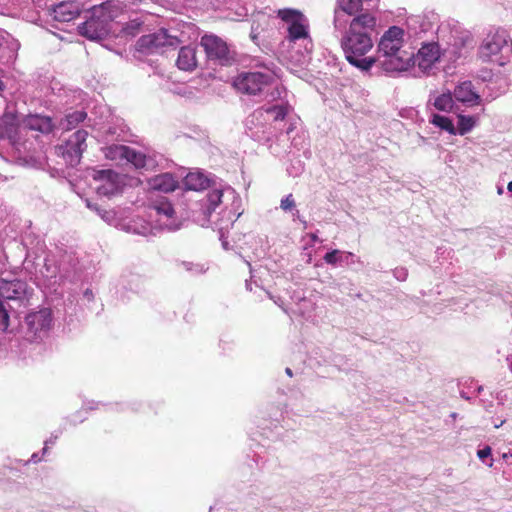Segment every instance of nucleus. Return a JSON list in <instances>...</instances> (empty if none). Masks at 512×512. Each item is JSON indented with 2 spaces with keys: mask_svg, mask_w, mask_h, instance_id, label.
<instances>
[{
  "mask_svg": "<svg viewBox=\"0 0 512 512\" xmlns=\"http://www.w3.org/2000/svg\"><path fill=\"white\" fill-rule=\"evenodd\" d=\"M404 30L392 26L384 32L377 46L374 64H378L385 72H403L411 66L412 54L402 49Z\"/></svg>",
  "mask_w": 512,
  "mask_h": 512,
  "instance_id": "nucleus-2",
  "label": "nucleus"
},
{
  "mask_svg": "<svg viewBox=\"0 0 512 512\" xmlns=\"http://www.w3.org/2000/svg\"><path fill=\"white\" fill-rule=\"evenodd\" d=\"M107 159L119 164L131 163L136 169H150L155 165V160L141 152H138L129 146L113 144L103 148Z\"/></svg>",
  "mask_w": 512,
  "mask_h": 512,
  "instance_id": "nucleus-8",
  "label": "nucleus"
},
{
  "mask_svg": "<svg viewBox=\"0 0 512 512\" xmlns=\"http://www.w3.org/2000/svg\"><path fill=\"white\" fill-rule=\"evenodd\" d=\"M27 335L32 341L42 340L51 329L52 313L49 309H41L29 313L25 318Z\"/></svg>",
  "mask_w": 512,
  "mask_h": 512,
  "instance_id": "nucleus-11",
  "label": "nucleus"
},
{
  "mask_svg": "<svg viewBox=\"0 0 512 512\" xmlns=\"http://www.w3.org/2000/svg\"><path fill=\"white\" fill-rule=\"evenodd\" d=\"M208 178L200 172H190L184 178V185L189 190H202L208 186Z\"/></svg>",
  "mask_w": 512,
  "mask_h": 512,
  "instance_id": "nucleus-26",
  "label": "nucleus"
},
{
  "mask_svg": "<svg viewBox=\"0 0 512 512\" xmlns=\"http://www.w3.org/2000/svg\"><path fill=\"white\" fill-rule=\"evenodd\" d=\"M95 212L106 222L110 223L114 219V213L112 211L95 208Z\"/></svg>",
  "mask_w": 512,
  "mask_h": 512,
  "instance_id": "nucleus-34",
  "label": "nucleus"
},
{
  "mask_svg": "<svg viewBox=\"0 0 512 512\" xmlns=\"http://www.w3.org/2000/svg\"><path fill=\"white\" fill-rule=\"evenodd\" d=\"M6 286H7V291L6 292L4 291L5 288L1 289L2 296L6 297L7 299L19 298V296H20L19 289L21 288V283L20 282L9 283V284H6Z\"/></svg>",
  "mask_w": 512,
  "mask_h": 512,
  "instance_id": "nucleus-30",
  "label": "nucleus"
},
{
  "mask_svg": "<svg viewBox=\"0 0 512 512\" xmlns=\"http://www.w3.org/2000/svg\"><path fill=\"white\" fill-rule=\"evenodd\" d=\"M148 184L151 189L165 193L174 191L177 187V181L170 173L156 175L149 179Z\"/></svg>",
  "mask_w": 512,
  "mask_h": 512,
  "instance_id": "nucleus-24",
  "label": "nucleus"
},
{
  "mask_svg": "<svg viewBox=\"0 0 512 512\" xmlns=\"http://www.w3.org/2000/svg\"><path fill=\"white\" fill-rule=\"evenodd\" d=\"M394 276L399 281H405L407 276H408V272H407V270L405 268H396L394 270Z\"/></svg>",
  "mask_w": 512,
  "mask_h": 512,
  "instance_id": "nucleus-35",
  "label": "nucleus"
},
{
  "mask_svg": "<svg viewBox=\"0 0 512 512\" xmlns=\"http://www.w3.org/2000/svg\"><path fill=\"white\" fill-rule=\"evenodd\" d=\"M508 41V35L505 31L489 32L479 47V57L485 62H495L499 66L506 65L509 62V55H505V49H508Z\"/></svg>",
  "mask_w": 512,
  "mask_h": 512,
  "instance_id": "nucleus-6",
  "label": "nucleus"
},
{
  "mask_svg": "<svg viewBox=\"0 0 512 512\" xmlns=\"http://www.w3.org/2000/svg\"><path fill=\"white\" fill-rule=\"evenodd\" d=\"M278 16L286 22L288 26V37L290 41L306 40L311 44L308 32L307 18L298 10L294 9H281L278 11Z\"/></svg>",
  "mask_w": 512,
  "mask_h": 512,
  "instance_id": "nucleus-9",
  "label": "nucleus"
},
{
  "mask_svg": "<svg viewBox=\"0 0 512 512\" xmlns=\"http://www.w3.org/2000/svg\"><path fill=\"white\" fill-rule=\"evenodd\" d=\"M52 127V121L49 117L29 115L19 121L13 114H5L1 119L0 134L9 140L13 149L20 155L27 150L26 141L22 140L24 132L33 130L49 133Z\"/></svg>",
  "mask_w": 512,
  "mask_h": 512,
  "instance_id": "nucleus-4",
  "label": "nucleus"
},
{
  "mask_svg": "<svg viewBox=\"0 0 512 512\" xmlns=\"http://www.w3.org/2000/svg\"><path fill=\"white\" fill-rule=\"evenodd\" d=\"M153 210L156 212V215L159 216V221H161V226L169 229L176 230L179 228L178 225L172 223L171 219L174 215V209L172 205L167 201H160L153 207Z\"/></svg>",
  "mask_w": 512,
  "mask_h": 512,
  "instance_id": "nucleus-23",
  "label": "nucleus"
},
{
  "mask_svg": "<svg viewBox=\"0 0 512 512\" xmlns=\"http://www.w3.org/2000/svg\"><path fill=\"white\" fill-rule=\"evenodd\" d=\"M55 440H57V437H54V439H49V440H47V441L45 442V447L43 448V452H44V453H45V452H46V450H47V445H48V444H53Z\"/></svg>",
  "mask_w": 512,
  "mask_h": 512,
  "instance_id": "nucleus-40",
  "label": "nucleus"
},
{
  "mask_svg": "<svg viewBox=\"0 0 512 512\" xmlns=\"http://www.w3.org/2000/svg\"><path fill=\"white\" fill-rule=\"evenodd\" d=\"M505 55H509V58L511 57V55H512V41H511V45L510 46L508 45V49H505Z\"/></svg>",
  "mask_w": 512,
  "mask_h": 512,
  "instance_id": "nucleus-42",
  "label": "nucleus"
},
{
  "mask_svg": "<svg viewBox=\"0 0 512 512\" xmlns=\"http://www.w3.org/2000/svg\"><path fill=\"white\" fill-rule=\"evenodd\" d=\"M91 176L98 183L96 191L101 196L116 195L124 185L122 176L112 170H93Z\"/></svg>",
  "mask_w": 512,
  "mask_h": 512,
  "instance_id": "nucleus-13",
  "label": "nucleus"
},
{
  "mask_svg": "<svg viewBox=\"0 0 512 512\" xmlns=\"http://www.w3.org/2000/svg\"><path fill=\"white\" fill-rule=\"evenodd\" d=\"M81 11V6L77 1H64L56 5L53 9V18L60 22H69L76 18Z\"/></svg>",
  "mask_w": 512,
  "mask_h": 512,
  "instance_id": "nucleus-20",
  "label": "nucleus"
},
{
  "mask_svg": "<svg viewBox=\"0 0 512 512\" xmlns=\"http://www.w3.org/2000/svg\"><path fill=\"white\" fill-rule=\"evenodd\" d=\"M308 236L310 237V239L313 243L322 242V240L319 239V237L317 236L316 233H310V234H308Z\"/></svg>",
  "mask_w": 512,
  "mask_h": 512,
  "instance_id": "nucleus-38",
  "label": "nucleus"
},
{
  "mask_svg": "<svg viewBox=\"0 0 512 512\" xmlns=\"http://www.w3.org/2000/svg\"><path fill=\"white\" fill-rule=\"evenodd\" d=\"M87 136L88 133L84 130L76 131L64 145L57 147V153L61 154L69 165H77L87 147Z\"/></svg>",
  "mask_w": 512,
  "mask_h": 512,
  "instance_id": "nucleus-12",
  "label": "nucleus"
},
{
  "mask_svg": "<svg viewBox=\"0 0 512 512\" xmlns=\"http://www.w3.org/2000/svg\"><path fill=\"white\" fill-rule=\"evenodd\" d=\"M440 55L437 43H426L422 45L415 56L412 55L411 65L417 66L421 72L428 74L440 59Z\"/></svg>",
  "mask_w": 512,
  "mask_h": 512,
  "instance_id": "nucleus-15",
  "label": "nucleus"
},
{
  "mask_svg": "<svg viewBox=\"0 0 512 512\" xmlns=\"http://www.w3.org/2000/svg\"><path fill=\"white\" fill-rule=\"evenodd\" d=\"M275 72L268 66H261L260 70L240 73L233 81L237 91L256 95L263 91L274 79Z\"/></svg>",
  "mask_w": 512,
  "mask_h": 512,
  "instance_id": "nucleus-7",
  "label": "nucleus"
},
{
  "mask_svg": "<svg viewBox=\"0 0 512 512\" xmlns=\"http://www.w3.org/2000/svg\"><path fill=\"white\" fill-rule=\"evenodd\" d=\"M497 193H498L499 195H501V194L503 193V188H502V187H498V189H497Z\"/></svg>",
  "mask_w": 512,
  "mask_h": 512,
  "instance_id": "nucleus-47",
  "label": "nucleus"
},
{
  "mask_svg": "<svg viewBox=\"0 0 512 512\" xmlns=\"http://www.w3.org/2000/svg\"><path fill=\"white\" fill-rule=\"evenodd\" d=\"M134 231L139 233V234H146L147 229L146 228H143V230H136V229H134Z\"/></svg>",
  "mask_w": 512,
  "mask_h": 512,
  "instance_id": "nucleus-44",
  "label": "nucleus"
},
{
  "mask_svg": "<svg viewBox=\"0 0 512 512\" xmlns=\"http://www.w3.org/2000/svg\"><path fill=\"white\" fill-rule=\"evenodd\" d=\"M197 49L194 46H183L179 52L176 60V65L180 70L193 71L197 67Z\"/></svg>",
  "mask_w": 512,
  "mask_h": 512,
  "instance_id": "nucleus-21",
  "label": "nucleus"
},
{
  "mask_svg": "<svg viewBox=\"0 0 512 512\" xmlns=\"http://www.w3.org/2000/svg\"><path fill=\"white\" fill-rule=\"evenodd\" d=\"M35 458H36V455H35V454H34V455H32V460H33L34 462H36V459H35Z\"/></svg>",
  "mask_w": 512,
  "mask_h": 512,
  "instance_id": "nucleus-49",
  "label": "nucleus"
},
{
  "mask_svg": "<svg viewBox=\"0 0 512 512\" xmlns=\"http://www.w3.org/2000/svg\"><path fill=\"white\" fill-rule=\"evenodd\" d=\"M475 123V118L472 116L458 115L456 134L464 135L468 133L475 126Z\"/></svg>",
  "mask_w": 512,
  "mask_h": 512,
  "instance_id": "nucleus-29",
  "label": "nucleus"
},
{
  "mask_svg": "<svg viewBox=\"0 0 512 512\" xmlns=\"http://www.w3.org/2000/svg\"><path fill=\"white\" fill-rule=\"evenodd\" d=\"M454 99L466 106L472 107L481 103L480 95L474 90L471 81L458 84L453 92Z\"/></svg>",
  "mask_w": 512,
  "mask_h": 512,
  "instance_id": "nucleus-18",
  "label": "nucleus"
},
{
  "mask_svg": "<svg viewBox=\"0 0 512 512\" xmlns=\"http://www.w3.org/2000/svg\"><path fill=\"white\" fill-rule=\"evenodd\" d=\"M456 416H457V414H456V413H452V414H451V417H452V418H456Z\"/></svg>",
  "mask_w": 512,
  "mask_h": 512,
  "instance_id": "nucleus-48",
  "label": "nucleus"
},
{
  "mask_svg": "<svg viewBox=\"0 0 512 512\" xmlns=\"http://www.w3.org/2000/svg\"><path fill=\"white\" fill-rule=\"evenodd\" d=\"M9 312L5 302L0 299V331H6L9 327Z\"/></svg>",
  "mask_w": 512,
  "mask_h": 512,
  "instance_id": "nucleus-31",
  "label": "nucleus"
},
{
  "mask_svg": "<svg viewBox=\"0 0 512 512\" xmlns=\"http://www.w3.org/2000/svg\"><path fill=\"white\" fill-rule=\"evenodd\" d=\"M478 457L483 460L491 455V448L489 446H486L485 448L479 450L477 452Z\"/></svg>",
  "mask_w": 512,
  "mask_h": 512,
  "instance_id": "nucleus-36",
  "label": "nucleus"
},
{
  "mask_svg": "<svg viewBox=\"0 0 512 512\" xmlns=\"http://www.w3.org/2000/svg\"><path fill=\"white\" fill-rule=\"evenodd\" d=\"M507 189L509 192H512V180L508 183Z\"/></svg>",
  "mask_w": 512,
  "mask_h": 512,
  "instance_id": "nucleus-45",
  "label": "nucleus"
},
{
  "mask_svg": "<svg viewBox=\"0 0 512 512\" xmlns=\"http://www.w3.org/2000/svg\"><path fill=\"white\" fill-rule=\"evenodd\" d=\"M473 37L467 30L455 29L451 32L448 47L444 49V54H448L451 60H456L464 55V50L471 47Z\"/></svg>",
  "mask_w": 512,
  "mask_h": 512,
  "instance_id": "nucleus-16",
  "label": "nucleus"
},
{
  "mask_svg": "<svg viewBox=\"0 0 512 512\" xmlns=\"http://www.w3.org/2000/svg\"><path fill=\"white\" fill-rule=\"evenodd\" d=\"M87 114L85 111H73L68 113L64 119L61 120L60 126L65 130L74 129L79 123L83 122Z\"/></svg>",
  "mask_w": 512,
  "mask_h": 512,
  "instance_id": "nucleus-27",
  "label": "nucleus"
},
{
  "mask_svg": "<svg viewBox=\"0 0 512 512\" xmlns=\"http://www.w3.org/2000/svg\"><path fill=\"white\" fill-rule=\"evenodd\" d=\"M323 260L325 261V263L332 265V266L341 265L343 263H346V264H352L354 262L360 263V259L357 258L355 260V255L352 252L341 251L339 249H334L330 252H327L323 257Z\"/></svg>",
  "mask_w": 512,
  "mask_h": 512,
  "instance_id": "nucleus-25",
  "label": "nucleus"
},
{
  "mask_svg": "<svg viewBox=\"0 0 512 512\" xmlns=\"http://www.w3.org/2000/svg\"><path fill=\"white\" fill-rule=\"evenodd\" d=\"M139 25H140L139 23L128 25V26L125 28V31H126L128 34H134V32H133L131 29H132V28L134 29L135 27H138Z\"/></svg>",
  "mask_w": 512,
  "mask_h": 512,
  "instance_id": "nucleus-37",
  "label": "nucleus"
},
{
  "mask_svg": "<svg viewBox=\"0 0 512 512\" xmlns=\"http://www.w3.org/2000/svg\"><path fill=\"white\" fill-rule=\"evenodd\" d=\"M503 424V422H501L500 425H495L496 428H499L501 425Z\"/></svg>",
  "mask_w": 512,
  "mask_h": 512,
  "instance_id": "nucleus-50",
  "label": "nucleus"
},
{
  "mask_svg": "<svg viewBox=\"0 0 512 512\" xmlns=\"http://www.w3.org/2000/svg\"><path fill=\"white\" fill-rule=\"evenodd\" d=\"M376 22V17L369 12L357 14L341 39L345 58L361 71H368L374 65L373 57L364 56L373 48L372 34Z\"/></svg>",
  "mask_w": 512,
  "mask_h": 512,
  "instance_id": "nucleus-1",
  "label": "nucleus"
},
{
  "mask_svg": "<svg viewBox=\"0 0 512 512\" xmlns=\"http://www.w3.org/2000/svg\"><path fill=\"white\" fill-rule=\"evenodd\" d=\"M288 113V106L287 105H274L270 106L266 109H257L255 110L246 120V127L251 132L250 136L258 141H261L264 139V137L260 134L261 131L259 129L253 130L256 121H260L262 118H264V115H270L273 120H283ZM264 131H262L263 133Z\"/></svg>",
  "mask_w": 512,
  "mask_h": 512,
  "instance_id": "nucleus-14",
  "label": "nucleus"
},
{
  "mask_svg": "<svg viewBox=\"0 0 512 512\" xmlns=\"http://www.w3.org/2000/svg\"><path fill=\"white\" fill-rule=\"evenodd\" d=\"M55 440H57V437H54V439H49V440H47V441L45 442V447L43 448V452H44V453H45V452H46V450H47V445H48V444H53Z\"/></svg>",
  "mask_w": 512,
  "mask_h": 512,
  "instance_id": "nucleus-41",
  "label": "nucleus"
},
{
  "mask_svg": "<svg viewBox=\"0 0 512 512\" xmlns=\"http://www.w3.org/2000/svg\"><path fill=\"white\" fill-rule=\"evenodd\" d=\"M181 266L188 272H193L196 274L203 273L205 271V268L203 265L200 264H194L192 262H182Z\"/></svg>",
  "mask_w": 512,
  "mask_h": 512,
  "instance_id": "nucleus-32",
  "label": "nucleus"
},
{
  "mask_svg": "<svg viewBox=\"0 0 512 512\" xmlns=\"http://www.w3.org/2000/svg\"><path fill=\"white\" fill-rule=\"evenodd\" d=\"M201 46L204 48L208 58L221 62L228 60V47L226 43L215 35H204L201 38Z\"/></svg>",
  "mask_w": 512,
  "mask_h": 512,
  "instance_id": "nucleus-17",
  "label": "nucleus"
},
{
  "mask_svg": "<svg viewBox=\"0 0 512 512\" xmlns=\"http://www.w3.org/2000/svg\"><path fill=\"white\" fill-rule=\"evenodd\" d=\"M241 199L236 191L226 186L214 189L207 196L205 214L208 221L213 223L220 231L228 229L241 216Z\"/></svg>",
  "mask_w": 512,
  "mask_h": 512,
  "instance_id": "nucleus-3",
  "label": "nucleus"
},
{
  "mask_svg": "<svg viewBox=\"0 0 512 512\" xmlns=\"http://www.w3.org/2000/svg\"><path fill=\"white\" fill-rule=\"evenodd\" d=\"M280 207L284 211H290L295 208V201L292 194L287 195L285 198L281 200Z\"/></svg>",
  "mask_w": 512,
  "mask_h": 512,
  "instance_id": "nucleus-33",
  "label": "nucleus"
},
{
  "mask_svg": "<svg viewBox=\"0 0 512 512\" xmlns=\"http://www.w3.org/2000/svg\"><path fill=\"white\" fill-rule=\"evenodd\" d=\"M428 105H432L439 111L450 112L454 106V96L449 90L442 93L431 91Z\"/></svg>",
  "mask_w": 512,
  "mask_h": 512,
  "instance_id": "nucleus-22",
  "label": "nucleus"
},
{
  "mask_svg": "<svg viewBox=\"0 0 512 512\" xmlns=\"http://www.w3.org/2000/svg\"><path fill=\"white\" fill-rule=\"evenodd\" d=\"M121 12L119 4L115 1H106L94 5L89 11L87 20L79 25V33L91 40L104 38L110 31V23Z\"/></svg>",
  "mask_w": 512,
  "mask_h": 512,
  "instance_id": "nucleus-5",
  "label": "nucleus"
},
{
  "mask_svg": "<svg viewBox=\"0 0 512 512\" xmlns=\"http://www.w3.org/2000/svg\"><path fill=\"white\" fill-rule=\"evenodd\" d=\"M269 297L274 301L275 304H277L278 306H280L282 309H284L282 307V303H280V298H277L275 299L274 297H272L270 294H269Z\"/></svg>",
  "mask_w": 512,
  "mask_h": 512,
  "instance_id": "nucleus-43",
  "label": "nucleus"
},
{
  "mask_svg": "<svg viewBox=\"0 0 512 512\" xmlns=\"http://www.w3.org/2000/svg\"><path fill=\"white\" fill-rule=\"evenodd\" d=\"M361 0H338V8L334 14V27L337 30L345 28L346 20L343 19V13L355 15L361 10Z\"/></svg>",
  "mask_w": 512,
  "mask_h": 512,
  "instance_id": "nucleus-19",
  "label": "nucleus"
},
{
  "mask_svg": "<svg viewBox=\"0 0 512 512\" xmlns=\"http://www.w3.org/2000/svg\"><path fill=\"white\" fill-rule=\"evenodd\" d=\"M86 205L89 209L95 211V208H99L96 204L91 203L89 200H86Z\"/></svg>",
  "mask_w": 512,
  "mask_h": 512,
  "instance_id": "nucleus-39",
  "label": "nucleus"
},
{
  "mask_svg": "<svg viewBox=\"0 0 512 512\" xmlns=\"http://www.w3.org/2000/svg\"><path fill=\"white\" fill-rule=\"evenodd\" d=\"M430 122L436 127L447 131L450 134H456V128L452 122V120L446 116L433 114Z\"/></svg>",
  "mask_w": 512,
  "mask_h": 512,
  "instance_id": "nucleus-28",
  "label": "nucleus"
},
{
  "mask_svg": "<svg viewBox=\"0 0 512 512\" xmlns=\"http://www.w3.org/2000/svg\"><path fill=\"white\" fill-rule=\"evenodd\" d=\"M285 371H286V374H287L288 376H290V377L292 376V370H291L290 368H286V370H285Z\"/></svg>",
  "mask_w": 512,
  "mask_h": 512,
  "instance_id": "nucleus-46",
  "label": "nucleus"
},
{
  "mask_svg": "<svg viewBox=\"0 0 512 512\" xmlns=\"http://www.w3.org/2000/svg\"><path fill=\"white\" fill-rule=\"evenodd\" d=\"M179 42L176 36L169 35L165 29H160L157 32L141 36L136 46L138 51L152 54L166 46H176Z\"/></svg>",
  "mask_w": 512,
  "mask_h": 512,
  "instance_id": "nucleus-10",
  "label": "nucleus"
}]
</instances>
